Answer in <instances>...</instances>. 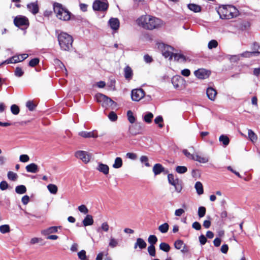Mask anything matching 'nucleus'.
<instances>
[{
	"mask_svg": "<svg viewBox=\"0 0 260 260\" xmlns=\"http://www.w3.org/2000/svg\"><path fill=\"white\" fill-rule=\"evenodd\" d=\"M138 24L144 28L152 30L162 25V21L157 18L150 15H143L138 20Z\"/></svg>",
	"mask_w": 260,
	"mask_h": 260,
	"instance_id": "f257e3e1",
	"label": "nucleus"
},
{
	"mask_svg": "<svg viewBox=\"0 0 260 260\" xmlns=\"http://www.w3.org/2000/svg\"><path fill=\"white\" fill-rule=\"evenodd\" d=\"M220 18L222 19H230L238 15V10L232 5H222L218 11Z\"/></svg>",
	"mask_w": 260,
	"mask_h": 260,
	"instance_id": "f03ea898",
	"label": "nucleus"
},
{
	"mask_svg": "<svg viewBox=\"0 0 260 260\" xmlns=\"http://www.w3.org/2000/svg\"><path fill=\"white\" fill-rule=\"evenodd\" d=\"M57 39L60 49L63 51H69L72 47L73 39L72 37L64 32H60L57 35Z\"/></svg>",
	"mask_w": 260,
	"mask_h": 260,
	"instance_id": "7ed1b4c3",
	"label": "nucleus"
},
{
	"mask_svg": "<svg viewBox=\"0 0 260 260\" xmlns=\"http://www.w3.org/2000/svg\"><path fill=\"white\" fill-rule=\"evenodd\" d=\"M53 10L58 19L63 21H68L70 19L71 13L67 9L63 8L61 4L54 3L53 4Z\"/></svg>",
	"mask_w": 260,
	"mask_h": 260,
	"instance_id": "20e7f679",
	"label": "nucleus"
},
{
	"mask_svg": "<svg viewBox=\"0 0 260 260\" xmlns=\"http://www.w3.org/2000/svg\"><path fill=\"white\" fill-rule=\"evenodd\" d=\"M95 98L96 101L101 103L104 108H108L110 107L114 108L116 106V102L103 94L98 93L95 95Z\"/></svg>",
	"mask_w": 260,
	"mask_h": 260,
	"instance_id": "39448f33",
	"label": "nucleus"
},
{
	"mask_svg": "<svg viewBox=\"0 0 260 260\" xmlns=\"http://www.w3.org/2000/svg\"><path fill=\"white\" fill-rule=\"evenodd\" d=\"M158 48L161 50L162 55L165 58L169 57L170 59H172V55L173 54V48L171 46L166 45L163 43L158 44Z\"/></svg>",
	"mask_w": 260,
	"mask_h": 260,
	"instance_id": "423d86ee",
	"label": "nucleus"
},
{
	"mask_svg": "<svg viewBox=\"0 0 260 260\" xmlns=\"http://www.w3.org/2000/svg\"><path fill=\"white\" fill-rule=\"evenodd\" d=\"M168 179L169 183L175 187L176 191L180 192L182 190V186L180 181L178 178L175 177L173 174H170L168 175Z\"/></svg>",
	"mask_w": 260,
	"mask_h": 260,
	"instance_id": "0eeeda50",
	"label": "nucleus"
},
{
	"mask_svg": "<svg viewBox=\"0 0 260 260\" xmlns=\"http://www.w3.org/2000/svg\"><path fill=\"white\" fill-rule=\"evenodd\" d=\"M92 8L95 11H105L108 8V3L106 1L96 0L93 3Z\"/></svg>",
	"mask_w": 260,
	"mask_h": 260,
	"instance_id": "6e6552de",
	"label": "nucleus"
},
{
	"mask_svg": "<svg viewBox=\"0 0 260 260\" xmlns=\"http://www.w3.org/2000/svg\"><path fill=\"white\" fill-rule=\"evenodd\" d=\"M14 23L17 27L28 26L29 25V21L26 17L18 15L14 18Z\"/></svg>",
	"mask_w": 260,
	"mask_h": 260,
	"instance_id": "1a4fd4ad",
	"label": "nucleus"
},
{
	"mask_svg": "<svg viewBox=\"0 0 260 260\" xmlns=\"http://www.w3.org/2000/svg\"><path fill=\"white\" fill-rule=\"evenodd\" d=\"M145 95L144 91L141 88L135 89L132 90L131 98L133 101L138 102L140 101Z\"/></svg>",
	"mask_w": 260,
	"mask_h": 260,
	"instance_id": "9d476101",
	"label": "nucleus"
},
{
	"mask_svg": "<svg viewBox=\"0 0 260 260\" xmlns=\"http://www.w3.org/2000/svg\"><path fill=\"white\" fill-rule=\"evenodd\" d=\"M75 157L81 159L83 162L87 164L89 162L91 156L86 151H78L75 153Z\"/></svg>",
	"mask_w": 260,
	"mask_h": 260,
	"instance_id": "9b49d317",
	"label": "nucleus"
},
{
	"mask_svg": "<svg viewBox=\"0 0 260 260\" xmlns=\"http://www.w3.org/2000/svg\"><path fill=\"white\" fill-rule=\"evenodd\" d=\"M210 72L203 69H199L194 72L195 76L201 79H206L209 77Z\"/></svg>",
	"mask_w": 260,
	"mask_h": 260,
	"instance_id": "f8f14e48",
	"label": "nucleus"
},
{
	"mask_svg": "<svg viewBox=\"0 0 260 260\" xmlns=\"http://www.w3.org/2000/svg\"><path fill=\"white\" fill-rule=\"evenodd\" d=\"M27 10L33 15H36L39 11V7L37 2L30 3L26 5Z\"/></svg>",
	"mask_w": 260,
	"mask_h": 260,
	"instance_id": "ddd939ff",
	"label": "nucleus"
},
{
	"mask_svg": "<svg viewBox=\"0 0 260 260\" xmlns=\"http://www.w3.org/2000/svg\"><path fill=\"white\" fill-rule=\"evenodd\" d=\"M108 24L113 30H117L119 28L120 22L117 18H111L108 21Z\"/></svg>",
	"mask_w": 260,
	"mask_h": 260,
	"instance_id": "4468645a",
	"label": "nucleus"
},
{
	"mask_svg": "<svg viewBox=\"0 0 260 260\" xmlns=\"http://www.w3.org/2000/svg\"><path fill=\"white\" fill-rule=\"evenodd\" d=\"M123 72L125 79L127 81H130L133 76V71L132 68L127 66L124 68Z\"/></svg>",
	"mask_w": 260,
	"mask_h": 260,
	"instance_id": "2eb2a0df",
	"label": "nucleus"
},
{
	"mask_svg": "<svg viewBox=\"0 0 260 260\" xmlns=\"http://www.w3.org/2000/svg\"><path fill=\"white\" fill-rule=\"evenodd\" d=\"M58 226H50L41 231V234L43 235H49L51 234L56 233L58 231ZM60 228V226H59Z\"/></svg>",
	"mask_w": 260,
	"mask_h": 260,
	"instance_id": "dca6fc26",
	"label": "nucleus"
},
{
	"mask_svg": "<svg viewBox=\"0 0 260 260\" xmlns=\"http://www.w3.org/2000/svg\"><path fill=\"white\" fill-rule=\"evenodd\" d=\"M96 169L100 172L103 173L105 175L109 173V168L108 165L104 164L102 162H99Z\"/></svg>",
	"mask_w": 260,
	"mask_h": 260,
	"instance_id": "f3484780",
	"label": "nucleus"
},
{
	"mask_svg": "<svg viewBox=\"0 0 260 260\" xmlns=\"http://www.w3.org/2000/svg\"><path fill=\"white\" fill-rule=\"evenodd\" d=\"M206 94L208 98L211 101H214L217 94L216 91L212 87H209L207 89Z\"/></svg>",
	"mask_w": 260,
	"mask_h": 260,
	"instance_id": "a211bd4d",
	"label": "nucleus"
},
{
	"mask_svg": "<svg viewBox=\"0 0 260 260\" xmlns=\"http://www.w3.org/2000/svg\"><path fill=\"white\" fill-rule=\"evenodd\" d=\"M25 169L27 172L31 173H36L39 171L38 165L35 163H31L27 165Z\"/></svg>",
	"mask_w": 260,
	"mask_h": 260,
	"instance_id": "6ab92c4d",
	"label": "nucleus"
},
{
	"mask_svg": "<svg viewBox=\"0 0 260 260\" xmlns=\"http://www.w3.org/2000/svg\"><path fill=\"white\" fill-rule=\"evenodd\" d=\"M183 82V79L180 76H174L172 79V83L175 88L180 87Z\"/></svg>",
	"mask_w": 260,
	"mask_h": 260,
	"instance_id": "aec40b11",
	"label": "nucleus"
},
{
	"mask_svg": "<svg viewBox=\"0 0 260 260\" xmlns=\"http://www.w3.org/2000/svg\"><path fill=\"white\" fill-rule=\"evenodd\" d=\"M193 160L200 163L205 164L208 162L209 157L207 156H202L198 154H195Z\"/></svg>",
	"mask_w": 260,
	"mask_h": 260,
	"instance_id": "412c9836",
	"label": "nucleus"
},
{
	"mask_svg": "<svg viewBox=\"0 0 260 260\" xmlns=\"http://www.w3.org/2000/svg\"><path fill=\"white\" fill-rule=\"evenodd\" d=\"M165 171V168L160 164H156L153 168V172L155 175L160 174L161 172Z\"/></svg>",
	"mask_w": 260,
	"mask_h": 260,
	"instance_id": "4be33fe9",
	"label": "nucleus"
},
{
	"mask_svg": "<svg viewBox=\"0 0 260 260\" xmlns=\"http://www.w3.org/2000/svg\"><path fill=\"white\" fill-rule=\"evenodd\" d=\"M146 246L147 244L145 241L143 239L139 238L137 239L134 248L136 249L137 247H139L140 249H144L146 247Z\"/></svg>",
	"mask_w": 260,
	"mask_h": 260,
	"instance_id": "5701e85b",
	"label": "nucleus"
},
{
	"mask_svg": "<svg viewBox=\"0 0 260 260\" xmlns=\"http://www.w3.org/2000/svg\"><path fill=\"white\" fill-rule=\"evenodd\" d=\"M79 135L84 138H96L98 135L94 132H86L82 131L79 133Z\"/></svg>",
	"mask_w": 260,
	"mask_h": 260,
	"instance_id": "b1692460",
	"label": "nucleus"
},
{
	"mask_svg": "<svg viewBox=\"0 0 260 260\" xmlns=\"http://www.w3.org/2000/svg\"><path fill=\"white\" fill-rule=\"evenodd\" d=\"M82 223L85 226L93 224V219L92 216L90 215H87L83 219Z\"/></svg>",
	"mask_w": 260,
	"mask_h": 260,
	"instance_id": "393cba45",
	"label": "nucleus"
},
{
	"mask_svg": "<svg viewBox=\"0 0 260 260\" xmlns=\"http://www.w3.org/2000/svg\"><path fill=\"white\" fill-rule=\"evenodd\" d=\"M122 160L121 157H117L115 159L114 162L112 167L114 169H119L122 166Z\"/></svg>",
	"mask_w": 260,
	"mask_h": 260,
	"instance_id": "a878e982",
	"label": "nucleus"
},
{
	"mask_svg": "<svg viewBox=\"0 0 260 260\" xmlns=\"http://www.w3.org/2000/svg\"><path fill=\"white\" fill-rule=\"evenodd\" d=\"M194 187L198 194L201 195L204 193L203 187L201 182L198 181L195 184Z\"/></svg>",
	"mask_w": 260,
	"mask_h": 260,
	"instance_id": "bb28decb",
	"label": "nucleus"
},
{
	"mask_svg": "<svg viewBox=\"0 0 260 260\" xmlns=\"http://www.w3.org/2000/svg\"><path fill=\"white\" fill-rule=\"evenodd\" d=\"M219 141L222 143L224 146H226L230 143V140L228 137L226 135H221L219 137Z\"/></svg>",
	"mask_w": 260,
	"mask_h": 260,
	"instance_id": "cd10ccee",
	"label": "nucleus"
},
{
	"mask_svg": "<svg viewBox=\"0 0 260 260\" xmlns=\"http://www.w3.org/2000/svg\"><path fill=\"white\" fill-rule=\"evenodd\" d=\"M188 8L194 12H199L201 10V7L199 5L194 4H188Z\"/></svg>",
	"mask_w": 260,
	"mask_h": 260,
	"instance_id": "c85d7f7f",
	"label": "nucleus"
},
{
	"mask_svg": "<svg viewBox=\"0 0 260 260\" xmlns=\"http://www.w3.org/2000/svg\"><path fill=\"white\" fill-rule=\"evenodd\" d=\"M174 58L175 60L180 62H184L185 61V57L181 54L174 53L172 55V58Z\"/></svg>",
	"mask_w": 260,
	"mask_h": 260,
	"instance_id": "c756f323",
	"label": "nucleus"
},
{
	"mask_svg": "<svg viewBox=\"0 0 260 260\" xmlns=\"http://www.w3.org/2000/svg\"><path fill=\"white\" fill-rule=\"evenodd\" d=\"M153 117V114L151 112H147L143 117V120L145 122L150 123L152 122V119Z\"/></svg>",
	"mask_w": 260,
	"mask_h": 260,
	"instance_id": "7c9ffc66",
	"label": "nucleus"
},
{
	"mask_svg": "<svg viewBox=\"0 0 260 260\" xmlns=\"http://www.w3.org/2000/svg\"><path fill=\"white\" fill-rule=\"evenodd\" d=\"M15 191L18 194H23L26 192V188L23 185H20L16 187Z\"/></svg>",
	"mask_w": 260,
	"mask_h": 260,
	"instance_id": "2f4dec72",
	"label": "nucleus"
},
{
	"mask_svg": "<svg viewBox=\"0 0 260 260\" xmlns=\"http://www.w3.org/2000/svg\"><path fill=\"white\" fill-rule=\"evenodd\" d=\"M47 188L52 194H56L58 190L57 186L53 184L48 185Z\"/></svg>",
	"mask_w": 260,
	"mask_h": 260,
	"instance_id": "473e14b6",
	"label": "nucleus"
},
{
	"mask_svg": "<svg viewBox=\"0 0 260 260\" xmlns=\"http://www.w3.org/2000/svg\"><path fill=\"white\" fill-rule=\"evenodd\" d=\"M248 138L252 142H255L257 140V136L251 129H248Z\"/></svg>",
	"mask_w": 260,
	"mask_h": 260,
	"instance_id": "72a5a7b5",
	"label": "nucleus"
},
{
	"mask_svg": "<svg viewBox=\"0 0 260 260\" xmlns=\"http://www.w3.org/2000/svg\"><path fill=\"white\" fill-rule=\"evenodd\" d=\"M169 225L167 223L161 224L158 227V230L162 233H166L169 230Z\"/></svg>",
	"mask_w": 260,
	"mask_h": 260,
	"instance_id": "f704fd0d",
	"label": "nucleus"
},
{
	"mask_svg": "<svg viewBox=\"0 0 260 260\" xmlns=\"http://www.w3.org/2000/svg\"><path fill=\"white\" fill-rule=\"evenodd\" d=\"M18 58L17 57H12L7 60H6L5 61H3L2 63V64H5V63H7V64H9V63H17L18 62V61L19 60H18Z\"/></svg>",
	"mask_w": 260,
	"mask_h": 260,
	"instance_id": "c9c22d12",
	"label": "nucleus"
},
{
	"mask_svg": "<svg viewBox=\"0 0 260 260\" xmlns=\"http://www.w3.org/2000/svg\"><path fill=\"white\" fill-rule=\"evenodd\" d=\"M159 248L162 251L168 252L170 249V246L168 244L162 242L160 244Z\"/></svg>",
	"mask_w": 260,
	"mask_h": 260,
	"instance_id": "e433bc0d",
	"label": "nucleus"
},
{
	"mask_svg": "<svg viewBox=\"0 0 260 260\" xmlns=\"http://www.w3.org/2000/svg\"><path fill=\"white\" fill-rule=\"evenodd\" d=\"M7 176L8 179L12 181H16L18 177L17 174L12 171L8 172Z\"/></svg>",
	"mask_w": 260,
	"mask_h": 260,
	"instance_id": "4c0bfd02",
	"label": "nucleus"
},
{
	"mask_svg": "<svg viewBox=\"0 0 260 260\" xmlns=\"http://www.w3.org/2000/svg\"><path fill=\"white\" fill-rule=\"evenodd\" d=\"M10 231V226L8 224H4L0 226V232L2 234H6Z\"/></svg>",
	"mask_w": 260,
	"mask_h": 260,
	"instance_id": "58836bf2",
	"label": "nucleus"
},
{
	"mask_svg": "<svg viewBox=\"0 0 260 260\" xmlns=\"http://www.w3.org/2000/svg\"><path fill=\"white\" fill-rule=\"evenodd\" d=\"M206 209L203 206L200 207L198 208V214L200 218H202L205 215Z\"/></svg>",
	"mask_w": 260,
	"mask_h": 260,
	"instance_id": "ea45409f",
	"label": "nucleus"
},
{
	"mask_svg": "<svg viewBox=\"0 0 260 260\" xmlns=\"http://www.w3.org/2000/svg\"><path fill=\"white\" fill-rule=\"evenodd\" d=\"M157 241V238L155 235H150L148 238V242L150 245H154Z\"/></svg>",
	"mask_w": 260,
	"mask_h": 260,
	"instance_id": "a19ab883",
	"label": "nucleus"
},
{
	"mask_svg": "<svg viewBox=\"0 0 260 260\" xmlns=\"http://www.w3.org/2000/svg\"><path fill=\"white\" fill-rule=\"evenodd\" d=\"M109 230V225L108 223L107 222H104L101 224V227L98 229V231L100 232V230H102L103 231L108 232Z\"/></svg>",
	"mask_w": 260,
	"mask_h": 260,
	"instance_id": "79ce46f5",
	"label": "nucleus"
},
{
	"mask_svg": "<svg viewBox=\"0 0 260 260\" xmlns=\"http://www.w3.org/2000/svg\"><path fill=\"white\" fill-rule=\"evenodd\" d=\"M218 46V42L215 40H212L210 41L208 44V47L209 49L215 48Z\"/></svg>",
	"mask_w": 260,
	"mask_h": 260,
	"instance_id": "37998d69",
	"label": "nucleus"
},
{
	"mask_svg": "<svg viewBox=\"0 0 260 260\" xmlns=\"http://www.w3.org/2000/svg\"><path fill=\"white\" fill-rule=\"evenodd\" d=\"M187 169L185 166H177L176 168V171L179 174H183L186 172Z\"/></svg>",
	"mask_w": 260,
	"mask_h": 260,
	"instance_id": "c03bdc74",
	"label": "nucleus"
},
{
	"mask_svg": "<svg viewBox=\"0 0 260 260\" xmlns=\"http://www.w3.org/2000/svg\"><path fill=\"white\" fill-rule=\"evenodd\" d=\"M184 245H185V244L181 240H178L176 241L174 243V246L177 249H181Z\"/></svg>",
	"mask_w": 260,
	"mask_h": 260,
	"instance_id": "a18cd8bd",
	"label": "nucleus"
},
{
	"mask_svg": "<svg viewBox=\"0 0 260 260\" xmlns=\"http://www.w3.org/2000/svg\"><path fill=\"white\" fill-rule=\"evenodd\" d=\"M260 46L258 45L257 43H254L253 45L252 48V52H253L254 55H255L256 54L260 53Z\"/></svg>",
	"mask_w": 260,
	"mask_h": 260,
	"instance_id": "49530a36",
	"label": "nucleus"
},
{
	"mask_svg": "<svg viewBox=\"0 0 260 260\" xmlns=\"http://www.w3.org/2000/svg\"><path fill=\"white\" fill-rule=\"evenodd\" d=\"M148 252L151 256H155V248L154 245H150L148 247Z\"/></svg>",
	"mask_w": 260,
	"mask_h": 260,
	"instance_id": "de8ad7c7",
	"label": "nucleus"
},
{
	"mask_svg": "<svg viewBox=\"0 0 260 260\" xmlns=\"http://www.w3.org/2000/svg\"><path fill=\"white\" fill-rule=\"evenodd\" d=\"M127 115L129 122L131 123H134L135 121V118L133 115V112L130 110L128 111L127 112Z\"/></svg>",
	"mask_w": 260,
	"mask_h": 260,
	"instance_id": "09e8293b",
	"label": "nucleus"
},
{
	"mask_svg": "<svg viewBox=\"0 0 260 260\" xmlns=\"http://www.w3.org/2000/svg\"><path fill=\"white\" fill-rule=\"evenodd\" d=\"M24 74V72L23 71L22 69L20 67H17L15 69V75L16 77H20L22 76V75Z\"/></svg>",
	"mask_w": 260,
	"mask_h": 260,
	"instance_id": "8fccbe9b",
	"label": "nucleus"
},
{
	"mask_svg": "<svg viewBox=\"0 0 260 260\" xmlns=\"http://www.w3.org/2000/svg\"><path fill=\"white\" fill-rule=\"evenodd\" d=\"M11 112L14 115H17L19 113V108L16 105H13L11 107Z\"/></svg>",
	"mask_w": 260,
	"mask_h": 260,
	"instance_id": "3c124183",
	"label": "nucleus"
},
{
	"mask_svg": "<svg viewBox=\"0 0 260 260\" xmlns=\"http://www.w3.org/2000/svg\"><path fill=\"white\" fill-rule=\"evenodd\" d=\"M140 161L142 162V163H144L145 164V165L147 167H149L150 166V164H149V162H148V158L147 156H145V155H143L141 157H140Z\"/></svg>",
	"mask_w": 260,
	"mask_h": 260,
	"instance_id": "603ef678",
	"label": "nucleus"
},
{
	"mask_svg": "<svg viewBox=\"0 0 260 260\" xmlns=\"http://www.w3.org/2000/svg\"><path fill=\"white\" fill-rule=\"evenodd\" d=\"M108 118L111 121H115L117 119V116L114 112L111 111L108 115Z\"/></svg>",
	"mask_w": 260,
	"mask_h": 260,
	"instance_id": "864d4df0",
	"label": "nucleus"
},
{
	"mask_svg": "<svg viewBox=\"0 0 260 260\" xmlns=\"http://www.w3.org/2000/svg\"><path fill=\"white\" fill-rule=\"evenodd\" d=\"M162 121L163 118L161 116H158L154 119V122L156 124H158V126L160 128L163 127V124L159 123L162 122Z\"/></svg>",
	"mask_w": 260,
	"mask_h": 260,
	"instance_id": "5fc2aeb1",
	"label": "nucleus"
},
{
	"mask_svg": "<svg viewBox=\"0 0 260 260\" xmlns=\"http://www.w3.org/2000/svg\"><path fill=\"white\" fill-rule=\"evenodd\" d=\"M118 244V242L117 241L113 238H111L110 239V242H109V246L112 248H114V247H115Z\"/></svg>",
	"mask_w": 260,
	"mask_h": 260,
	"instance_id": "6e6d98bb",
	"label": "nucleus"
},
{
	"mask_svg": "<svg viewBox=\"0 0 260 260\" xmlns=\"http://www.w3.org/2000/svg\"><path fill=\"white\" fill-rule=\"evenodd\" d=\"M182 152L187 158L193 160L195 154H191L186 149H184Z\"/></svg>",
	"mask_w": 260,
	"mask_h": 260,
	"instance_id": "4d7b16f0",
	"label": "nucleus"
},
{
	"mask_svg": "<svg viewBox=\"0 0 260 260\" xmlns=\"http://www.w3.org/2000/svg\"><path fill=\"white\" fill-rule=\"evenodd\" d=\"M78 257L82 260H84L86 258V251L84 250H82L78 253Z\"/></svg>",
	"mask_w": 260,
	"mask_h": 260,
	"instance_id": "13d9d810",
	"label": "nucleus"
},
{
	"mask_svg": "<svg viewBox=\"0 0 260 260\" xmlns=\"http://www.w3.org/2000/svg\"><path fill=\"white\" fill-rule=\"evenodd\" d=\"M28 56V55L26 53L22 54L19 55L14 56V57H17L18 58V60H19L18 61V62H21V61L24 60L26 58H27Z\"/></svg>",
	"mask_w": 260,
	"mask_h": 260,
	"instance_id": "bf43d9fd",
	"label": "nucleus"
},
{
	"mask_svg": "<svg viewBox=\"0 0 260 260\" xmlns=\"http://www.w3.org/2000/svg\"><path fill=\"white\" fill-rule=\"evenodd\" d=\"M19 160L22 162H26L29 161V157L26 154H22L19 157Z\"/></svg>",
	"mask_w": 260,
	"mask_h": 260,
	"instance_id": "052dcab7",
	"label": "nucleus"
},
{
	"mask_svg": "<svg viewBox=\"0 0 260 260\" xmlns=\"http://www.w3.org/2000/svg\"><path fill=\"white\" fill-rule=\"evenodd\" d=\"M26 106L30 111H33L36 107V105L30 101L27 102Z\"/></svg>",
	"mask_w": 260,
	"mask_h": 260,
	"instance_id": "680f3d73",
	"label": "nucleus"
},
{
	"mask_svg": "<svg viewBox=\"0 0 260 260\" xmlns=\"http://www.w3.org/2000/svg\"><path fill=\"white\" fill-rule=\"evenodd\" d=\"M39 62V59L37 58L32 59L29 62V66L31 67H34L37 65Z\"/></svg>",
	"mask_w": 260,
	"mask_h": 260,
	"instance_id": "e2e57ef3",
	"label": "nucleus"
},
{
	"mask_svg": "<svg viewBox=\"0 0 260 260\" xmlns=\"http://www.w3.org/2000/svg\"><path fill=\"white\" fill-rule=\"evenodd\" d=\"M78 210L80 212L86 214L88 212V210L84 205H82L78 207Z\"/></svg>",
	"mask_w": 260,
	"mask_h": 260,
	"instance_id": "0e129e2a",
	"label": "nucleus"
},
{
	"mask_svg": "<svg viewBox=\"0 0 260 260\" xmlns=\"http://www.w3.org/2000/svg\"><path fill=\"white\" fill-rule=\"evenodd\" d=\"M240 55L244 57H250L254 55L253 52L252 51H245L240 54Z\"/></svg>",
	"mask_w": 260,
	"mask_h": 260,
	"instance_id": "69168bd1",
	"label": "nucleus"
},
{
	"mask_svg": "<svg viewBox=\"0 0 260 260\" xmlns=\"http://www.w3.org/2000/svg\"><path fill=\"white\" fill-rule=\"evenodd\" d=\"M8 187V184L6 181H3L0 183V189L2 190L7 189Z\"/></svg>",
	"mask_w": 260,
	"mask_h": 260,
	"instance_id": "338daca9",
	"label": "nucleus"
},
{
	"mask_svg": "<svg viewBox=\"0 0 260 260\" xmlns=\"http://www.w3.org/2000/svg\"><path fill=\"white\" fill-rule=\"evenodd\" d=\"M199 239L201 245H204L207 241L206 237L204 235L200 236Z\"/></svg>",
	"mask_w": 260,
	"mask_h": 260,
	"instance_id": "774afa93",
	"label": "nucleus"
}]
</instances>
